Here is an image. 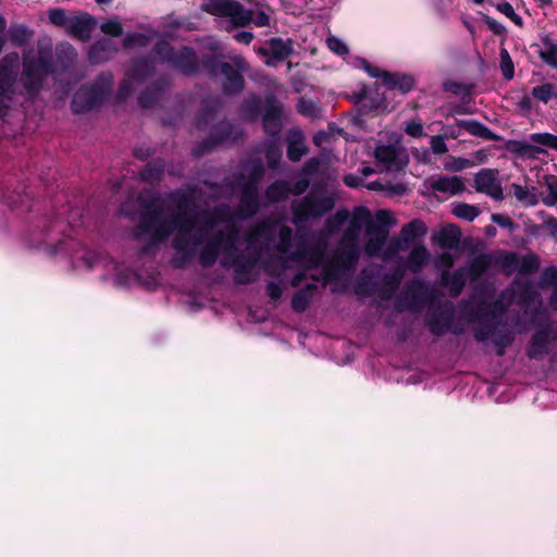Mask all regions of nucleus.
Wrapping results in <instances>:
<instances>
[{"mask_svg": "<svg viewBox=\"0 0 557 557\" xmlns=\"http://www.w3.org/2000/svg\"><path fill=\"white\" fill-rule=\"evenodd\" d=\"M319 165L320 161L318 159H311L306 163L304 168V173L306 175H310L319 169Z\"/></svg>", "mask_w": 557, "mask_h": 557, "instance_id": "bf43d9fd", "label": "nucleus"}, {"mask_svg": "<svg viewBox=\"0 0 557 557\" xmlns=\"http://www.w3.org/2000/svg\"><path fill=\"white\" fill-rule=\"evenodd\" d=\"M467 277H469L467 275V269H460L451 276L449 275V272L443 271L441 278L443 284L456 296L461 292Z\"/></svg>", "mask_w": 557, "mask_h": 557, "instance_id": "6ab92c4d", "label": "nucleus"}, {"mask_svg": "<svg viewBox=\"0 0 557 557\" xmlns=\"http://www.w3.org/2000/svg\"><path fill=\"white\" fill-rule=\"evenodd\" d=\"M549 342V333L547 331L537 332L532 339L529 348V356L531 358H537L547 351V345Z\"/></svg>", "mask_w": 557, "mask_h": 557, "instance_id": "5701e85b", "label": "nucleus"}, {"mask_svg": "<svg viewBox=\"0 0 557 557\" xmlns=\"http://www.w3.org/2000/svg\"><path fill=\"white\" fill-rule=\"evenodd\" d=\"M297 108L299 113L310 117H315L320 112L318 104L309 99H301Z\"/></svg>", "mask_w": 557, "mask_h": 557, "instance_id": "e433bc0d", "label": "nucleus"}, {"mask_svg": "<svg viewBox=\"0 0 557 557\" xmlns=\"http://www.w3.org/2000/svg\"><path fill=\"white\" fill-rule=\"evenodd\" d=\"M543 226L557 240V219L553 216L545 218Z\"/></svg>", "mask_w": 557, "mask_h": 557, "instance_id": "8fccbe9b", "label": "nucleus"}, {"mask_svg": "<svg viewBox=\"0 0 557 557\" xmlns=\"http://www.w3.org/2000/svg\"><path fill=\"white\" fill-rule=\"evenodd\" d=\"M362 228H366L369 235L364 248L368 256H377L388 260L401 250L400 239L393 238L387 242V231L375 225L370 210L364 207H358L352 211L349 228L343 238L341 249L330 262L323 259L324 247L322 245L312 246L306 243L301 245V248L289 252L292 230L276 222L264 223L256 227L249 234L247 244L248 249L252 251L270 249L273 244L284 255V269L290 267L289 262L306 269L320 268V277L314 274H311V277L329 283L346 276L354 269L359 257L357 238Z\"/></svg>", "mask_w": 557, "mask_h": 557, "instance_id": "f03ea898", "label": "nucleus"}, {"mask_svg": "<svg viewBox=\"0 0 557 557\" xmlns=\"http://www.w3.org/2000/svg\"><path fill=\"white\" fill-rule=\"evenodd\" d=\"M201 9L212 15L230 17L236 25H245L251 20L243 5L233 0H202Z\"/></svg>", "mask_w": 557, "mask_h": 557, "instance_id": "20e7f679", "label": "nucleus"}, {"mask_svg": "<svg viewBox=\"0 0 557 557\" xmlns=\"http://www.w3.org/2000/svg\"><path fill=\"white\" fill-rule=\"evenodd\" d=\"M253 23L259 27L268 26L270 24V17L264 12L259 11V12H257V14L253 18Z\"/></svg>", "mask_w": 557, "mask_h": 557, "instance_id": "4d7b16f0", "label": "nucleus"}, {"mask_svg": "<svg viewBox=\"0 0 557 557\" xmlns=\"http://www.w3.org/2000/svg\"><path fill=\"white\" fill-rule=\"evenodd\" d=\"M282 106L272 103L263 116V126L269 134H277L281 128Z\"/></svg>", "mask_w": 557, "mask_h": 557, "instance_id": "a211bd4d", "label": "nucleus"}, {"mask_svg": "<svg viewBox=\"0 0 557 557\" xmlns=\"http://www.w3.org/2000/svg\"><path fill=\"white\" fill-rule=\"evenodd\" d=\"M521 106L529 109L531 107V98L529 96H524L521 99Z\"/></svg>", "mask_w": 557, "mask_h": 557, "instance_id": "774afa93", "label": "nucleus"}, {"mask_svg": "<svg viewBox=\"0 0 557 557\" xmlns=\"http://www.w3.org/2000/svg\"><path fill=\"white\" fill-rule=\"evenodd\" d=\"M10 36L12 41L21 45L29 37V33L24 26H15L11 29Z\"/></svg>", "mask_w": 557, "mask_h": 557, "instance_id": "37998d69", "label": "nucleus"}, {"mask_svg": "<svg viewBox=\"0 0 557 557\" xmlns=\"http://www.w3.org/2000/svg\"><path fill=\"white\" fill-rule=\"evenodd\" d=\"M72 13L73 12H66L60 8L50 9L47 12L49 22L54 26L64 28L65 30L71 22Z\"/></svg>", "mask_w": 557, "mask_h": 557, "instance_id": "bb28decb", "label": "nucleus"}, {"mask_svg": "<svg viewBox=\"0 0 557 557\" xmlns=\"http://www.w3.org/2000/svg\"><path fill=\"white\" fill-rule=\"evenodd\" d=\"M544 187L547 194L543 196L542 202L547 207H554L557 205V177L546 176Z\"/></svg>", "mask_w": 557, "mask_h": 557, "instance_id": "c85d7f7f", "label": "nucleus"}, {"mask_svg": "<svg viewBox=\"0 0 557 557\" xmlns=\"http://www.w3.org/2000/svg\"><path fill=\"white\" fill-rule=\"evenodd\" d=\"M492 339H493V342L496 345H498L502 348H504V347L508 346L512 342V336L509 333L504 335V336H498L495 333H493L492 334Z\"/></svg>", "mask_w": 557, "mask_h": 557, "instance_id": "5fc2aeb1", "label": "nucleus"}, {"mask_svg": "<svg viewBox=\"0 0 557 557\" xmlns=\"http://www.w3.org/2000/svg\"><path fill=\"white\" fill-rule=\"evenodd\" d=\"M326 45L329 49L335 52L336 54H346L348 52L346 44L335 36L329 37L326 39Z\"/></svg>", "mask_w": 557, "mask_h": 557, "instance_id": "a19ab883", "label": "nucleus"}, {"mask_svg": "<svg viewBox=\"0 0 557 557\" xmlns=\"http://www.w3.org/2000/svg\"><path fill=\"white\" fill-rule=\"evenodd\" d=\"M429 260L430 252L426 247L423 245H416L408 256L407 267L411 272L417 273L422 270Z\"/></svg>", "mask_w": 557, "mask_h": 557, "instance_id": "dca6fc26", "label": "nucleus"}, {"mask_svg": "<svg viewBox=\"0 0 557 557\" xmlns=\"http://www.w3.org/2000/svg\"><path fill=\"white\" fill-rule=\"evenodd\" d=\"M442 235H443V236H449V237H451L454 240H457V239H458V236H459V232H458V228H457V227H455V226H448V227H446L445 230H443Z\"/></svg>", "mask_w": 557, "mask_h": 557, "instance_id": "e2e57ef3", "label": "nucleus"}, {"mask_svg": "<svg viewBox=\"0 0 557 557\" xmlns=\"http://www.w3.org/2000/svg\"><path fill=\"white\" fill-rule=\"evenodd\" d=\"M106 265L113 271L112 275L115 277L116 283L122 284L123 280L121 277V265L113 260L106 261Z\"/></svg>", "mask_w": 557, "mask_h": 557, "instance_id": "864d4df0", "label": "nucleus"}, {"mask_svg": "<svg viewBox=\"0 0 557 557\" xmlns=\"http://www.w3.org/2000/svg\"><path fill=\"white\" fill-rule=\"evenodd\" d=\"M515 297H516V292L512 288L505 290L500 295V298L496 304L495 311L498 309L503 310L504 308L509 306L513 301Z\"/></svg>", "mask_w": 557, "mask_h": 557, "instance_id": "de8ad7c7", "label": "nucleus"}, {"mask_svg": "<svg viewBox=\"0 0 557 557\" xmlns=\"http://www.w3.org/2000/svg\"><path fill=\"white\" fill-rule=\"evenodd\" d=\"M539 267V260L534 256H530L523 260L522 269L524 271H533Z\"/></svg>", "mask_w": 557, "mask_h": 557, "instance_id": "6e6d98bb", "label": "nucleus"}, {"mask_svg": "<svg viewBox=\"0 0 557 557\" xmlns=\"http://www.w3.org/2000/svg\"><path fill=\"white\" fill-rule=\"evenodd\" d=\"M334 206L333 199L319 194L310 195L300 203L294 205V211L298 219L306 220L311 216H319L331 210Z\"/></svg>", "mask_w": 557, "mask_h": 557, "instance_id": "39448f33", "label": "nucleus"}, {"mask_svg": "<svg viewBox=\"0 0 557 557\" xmlns=\"http://www.w3.org/2000/svg\"><path fill=\"white\" fill-rule=\"evenodd\" d=\"M539 55L545 63L557 69V44L553 40L549 38L543 39V46L539 51Z\"/></svg>", "mask_w": 557, "mask_h": 557, "instance_id": "b1692460", "label": "nucleus"}, {"mask_svg": "<svg viewBox=\"0 0 557 557\" xmlns=\"http://www.w3.org/2000/svg\"><path fill=\"white\" fill-rule=\"evenodd\" d=\"M430 145L433 153L435 154H443L448 150L444 138L440 135L432 136L430 139Z\"/></svg>", "mask_w": 557, "mask_h": 557, "instance_id": "c03bdc74", "label": "nucleus"}, {"mask_svg": "<svg viewBox=\"0 0 557 557\" xmlns=\"http://www.w3.org/2000/svg\"><path fill=\"white\" fill-rule=\"evenodd\" d=\"M405 132L414 138L422 137L424 135L423 133V124L419 120L410 121L406 124Z\"/></svg>", "mask_w": 557, "mask_h": 557, "instance_id": "79ce46f5", "label": "nucleus"}, {"mask_svg": "<svg viewBox=\"0 0 557 557\" xmlns=\"http://www.w3.org/2000/svg\"><path fill=\"white\" fill-rule=\"evenodd\" d=\"M306 152L302 133L299 129H292L288 135V158L292 161H299Z\"/></svg>", "mask_w": 557, "mask_h": 557, "instance_id": "2eb2a0df", "label": "nucleus"}, {"mask_svg": "<svg viewBox=\"0 0 557 557\" xmlns=\"http://www.w3.org/2000/svg\"><path fill=\"white\" fill-rule=\"evenodd\" d=\"M454 260L449 253L441 255L436 260V267L443 268L444 271L448 272V270L453 267Z\"/></svg>", "mask_w": 557, "mask_h": 557, "instance_id": "3c124183", "label": "nucleus"}, {"mask_svg": "<svg viewBox=\"0 0 557 557\" xmlns=\"http://www.w3.org/2000/svg\"><path fill=\"white\" fill-rule=\"evenodd\" d=\"M492 221L502 227H507L509 230L513 228V222L506 215L493 214Z\"/></svg>", "mask_w": 557, "mask_h": 557, "instance_id": "603ef678", "label": "nucleus"}, {"mask_svg": "<svg viewBox=\"0 0 557 557\" xmlns=\"http://www.w3.org/2000/svg\"><path fill=\"white\" fill-rule=\"evenodd\" d=\"M100 28L104 34L113 37H119L123 34V26L117 18H111L102 23Z\"/></svg>", "mask_w": 557, "mask_h": 557, "instance_id": "c9c22d12", "label": "nucleus"}, {"mask_svg": "<svg viewBox=\"0 0 557 557\" xmlns=\"http://www.w3.org/2000/svg\"><path fill=\"white\" fill-rule=\"evenodd\" d=\"M61 223H54L45 231L42 240L39 246H44L49 253L55 255L58 252L69 253L73 267L82 270H89L94 268L95 263L99 260L98 256L87 250L78 242L66 238L61 239L58 236L61 234Z\"/></svg>", "mask_w": 557, "mask_h": 557, "instance_id": "7ed1b4c3", "label": "nucleus"}, {"mask_svg": "<svg viewBox=\"0 0 557 557\" xmlns=\"http://www.w3.org/2000/svg\"><path fill=\"white\" fill-rule=\"evenodd\" d=\"M280 157H281L280 152L273 148L269 149V151L267 153L268 162L270 163V165L272 168H274L276 165Z\"/></svg>", "mask_w": 557, "mask_h": 557, "instance_id": "680f3d73", "label": "nucleus"}, {"mask_svg": "<svg viewBox=\"0 0 557 557\" xmlns=\"http://www.w3.org/2000/svg\"><path fill=\"white\" fill-rule=\"evenodd\" d=\"M530 140L537 145L557 150V136L549 133H534L530 135Z\"/></svg>", "mask_w": 557, "mask_h": 557, "instance_id": "473e14b6", "label": "nucleus"}, {"mask_svg": "<svg viewBox=\"0 0 557 557\" xmlns=\"http://www.w3.org/2000/svg\"><path fill=\"white\" fill-rule=\"evenodd\" d=\"M533 144H535V143L532 141V140H531V143H528V141H513L511 144V150L513 152H516V153L521 154V156L530 157V156H533V154H535V153L541 151Z\"/></svg>", "mask_w": 557, "mask_h": 557, "instance_id": "f704fd0d", "label": "nucleus"}, {"mask_svg": "<svg viewBox=\"0 0 557 557\" xmlns=\"http://www.w3.org/2000/svg\"><path fill=\"white\" fill-rule=\"evenodd\" d=\"M363 69L371 77L381 78L383 85L388 89H398L405 94L413 86V79L411 76L388 73L366 61H363Z\"/></svg>", "mask_w": 557, "mask_h": 557, "instance_id": "423d86ee", "label": "nucleus"}, {"mask_svg": "<svg viewBox=\"0 0 557 557\" xmlns=\"http://www.w3.org/2000/svg\"><path fill=\"white\" fill-rule=\"evenodd\" d=\"M531 96L541 102L547 103L552 99H557V85L546 83L536 86L532 89Z\"/></svg>", "mask_w": 557, "mask_h": 557, "instance_id": "393cba45", "label": "nucleus"}, {"mask_svg": "<svg viewBox=\"0 0 557 557\" xmlns=\"http://www.w3.org/2000/svg\"><path fill=\"white\" fill-rule=\"evenodd\" d=\"M426 233V227L421 221L414 220L406 224L401 230V237L408 242Z\"/></svg>", "mask_w": 557, "mask_h": 557, "instance_id": "c756f323", "label": "nucleus"}, {"mask_svg": "<svg viewBox=\"0 0 557 557\" xmlns=\"http://www.w3.org/2000/svg\"><path fill=\"white\" fill-rule=\"evenodd\" d=\"M486 23L490 26V28L492 30H494L495 33H499L503 29L500 24H498L496 21H494L490 17L486 18Z\"/></svg>", "mask_w": 557, "mask_h": 557, "instance_id": "338daca9", "label": "nucleus"}, {"mask_svg": "<svg viewBox=\"0 0 557 557\" xmlns=\"http://www.w3.org/2000/svg\"><path fill=\"white\" fill-rule=\"evenodd\" d=\"M375 219H376L375 225H377L381 228H383L382 226H388V225L395 224V220H394L392 213L387 210L377 211Z\"/></svg>", "mask_w": 557, "mask_h": 557, "instance_id": "a18cd8bd", "label": "nucleus"}, {"mask_svg": "<svg viewBox=\"0 0 557 557\" xmlns=\"http://www.w3.org/2000/svg\"><path fill=\"white\" fill-rule=\"evenodd\" d=\"M308 302H309V295H308V293L306 290H299L293 297L292 306H293L294 310H296L298 312H301V311H304L307 308Z\"/></svg>", "mask_w": 557, "mask_h": 557, "instance_id": "ea45409f", "label": "nucleus"}, {"mask_svg": "<svg viewBox=\"0 0 557 557\" xmlns=\"http://www.w3.org/2000/svg\"><path fill=\"white\" fill-rule=\"evenodd\" d=\"M474 187L479 193H483L494 200L504 198L503 187L498 177V171L494 169H483L474 175Z\"/></svg>", "mask_w": 557, "mask_h": 557, "instance_id": "6e6552de", "label": "nucleus"}, {"mask_svg": "<svg viewBox=\"0 0 557 557\" xmlns=\"http://www.w3.org/2000/svg\"><path fill=\"white\" fill-rule=\"evenodd\" d=\"M146 44V37L138 33L128 34L123 39V45L126 48H131L134 46H144Z\"/></svg>", "mask_w": 557, "mask_h": 557, "instance_id": "49530a36", "label": "nucleus"}, {"mask_svg": "<svg viewBox=\"0 0 557 557\" xmlns=\"http://www.w3.org/2000/svg\"><path fill=\"white\" fill-rule=\"evenodd\" d=\"M258 208V200L257 195L252 190H247L242 200H240V209H239V215L240 218H246Z\"/></svg>", "mask_w": 557, "mask_h": 557, "instance_id": "a878e982", "label": "nucleus"}, {"mask_svg": "<svg viewBox=\"0 0 557 557\" xmlns=\"http://www.w3.org/2000/svg\"><path fill=\"white\" fill-rule=\"evenodd\" d=\"M253 38V35L252 33L250 32H239L235 35V39L240 42V44H245V45H248Z\"/></svg>", "mask_w": 557, "mask_h": 557, "instance_id": "052dcab7", "label": "nucleus"}, {"mask_svg": "<svg viewBox=\"0 0 557 557\" xmlns=\"http://www.w3.org/2000/svg\"><path fill=\"white\" fill-rule=\"evenodd\" d=\"M156 53L159 60L171 61L187 74L193 73L195 70L196 57L189 48L184 47L180 53L174 54L166 42H161L157 46Z\"/></svg>", "mask_w": 557, "mask_h": 557, "instance_id": "0eeeda50", "label": "nucleus"}, {"mask_svg": "<svg viewBox=\"0 0 557 557\" xmlns=\"http://www.w3.org/2000/svg\"><path fill=\"white\" fill-rule=\"evenodd\" d=\"M544 282L554 287V294L552 296V306L557 309V268L549 267L545 269L543 274Z\"/></svg>", "mask_w": 557, "mask_h": 557, "instance_id": "72a5a7b5", "label": "nucleus"}, {"mask_svg": "<svg viewBox=\"0 0 557 557\" xmlns=\"http://www.w3.org/2000/svg\"><path fill=\"white\" fill-rule=\"evenodd\" d=\"M515 198L524 206L532 207L539 202L537 195L534 188L512 184L511 186Z\"/></svg>", "mask_w": 557, "mask_h": 557, "instance_id": "4be33fe9", "label": "nucleus"}, {"mask_svg": "<svg viewBox=\"0 0 557 557\" xmlns=\"http://www.w3.org/2000/svg\"><path fill=\"white\" fill-rule=\"evenodd\" d=\"M469 131H470V133L481 136L483 138H487V139L492 138V132L487 127H485L479 123L471 124L469 127Z\"/></svg>", "mask_w": 557, "mask_h": 557, "instance_id": "09e8293b", "label": "nucleus"}, {"mask_svg": "<svg viewBox=\"0 0 557 557\" xmlns=\"http://www.w3.org/2000/svg\"><path fill=\"white\" fill-rule=\"evenodd\" d=\"M499 57H500V71H502V74H503V76L507 81H509L515 75L513 62H512V60L510 58L509 52L505 48L500 49Z\"/></svg>", "mask_w": 557, "mask_h": 557, "instance_id": "2f4dec72", "label": "nucleus"}, {"mask_svg": "<svg viewBox=\"0 0 557 557\" xmlns=\"http://www.w3.org/2000/svg\"><path fill=\"white\" fill-rule=\"evenodd\" d=\"M344 181L345 184L350 187H358L361 185V180L354 175H347Z\"/></svg>", "mask_w": 557, "mask_h": 557, "instance_id": "0e129e2a", "label": "nucleus"}, {"mask_svg": "<svg viewBox=\"0 0 557 557\" xmlns=\"http://www.w3.org/2000/svg\"><path fill=\"white\" fill-rule=\"evenodd\" d=\"M451 212L459 219L473 221L480 214V209L476 206L460 202L453 207Z\"/></svg>", "mask_w": 557, "mask_h": 557, "instance_id": "cd10ccee", "label": "nucleus"}, {"mask_svg": "<svg viewBox=\"0 0 557 557\" xmlns=\"http://www.w3.org/2000/svg\"><path fill=\"white\" fill-rule=\"evenodd\" d=\"M433 190L448 195H457L465 190V183L459 176H440L432 180Z\"/></svg>", "mask_w": 557, "mask_h": 557, "instance_id": "ddd939ff", "label": "nucleus"}, {"mask_svg": "<svg viewBox=\"0 0 557 557\" xmlns=\"http://www.w3.org/2000/svg\"><path fill=\"white\" fill-rule=\"evenodd\" d=\"M308 185L309 182L307 178L299 180L293 189H290L286 182H275L268 188L267 197L272 201H278L285 198L289 193H294L296 195L304 193Z\"/></svg>", "mask_w": 557, "mask_h": 557, "instance_id": "f8f14e48", "label": "nucleus"}, {"mask_svg": "<svg viewBox=\"0 0 557 557\" xmlns=\"http://www.w3.org/2000/svg\"><path fill=\"white\" fill-rule=\"evenodd\" d=\"M79 97H81L79 94L76 95L74 100H73V103H72L73 109H74L75 112H81V111H83V110H85V109L90 107L89 103L87 106H79V103H78Z\"/></svg>", "mask_w": 557, "mask_h": 557, "instance_id": "69168bd1", "label": "nucleus"}, {"mask_svg": "<svg viewBox=\"0 0 557 557\" xmlns=\"http://www.w3.org/2000/svg\"><path fill=\"white\" fill-rule=\"evenodd\" d=\"M66 32L72 36L87 40L96 27L95 20L87 13H72Z\"/></svg>", "mask_w": 557, "mask_h": 557, "instance_id": "9b49d317", "label": "nucleus"}, {"mask_svg": "<svg viewBox=\"0 0 557 557\" xmlns=\"http://www.w3.org/2000/svg\"><path fill=\"white\" fill-rule=\"evenodd\" d=\"M268 294L269 296L273 299V300H277L280 299V297L282 296V289L280 287L278 284L276 283H270L268 285Z\"/></svg>", "mask_w": 557, "mask_h": 557, "instance_id": "13d9d810", "label": "nucleus"}, {"mask_svg": "<svg viewBox=\"0 0 557 557\" xmlns=\"http://www.w3.org/2000/svg\"><path fill=\"white\" fill-rule=\"evenodd\" d=\"M374 157L377 163L386 171H398L407 164L405 151L394 145H382L375 149Z\"/></svg>", "mask_w": 557, "mask_h": 557, "instance_id": "1a4fd4ad", "label": "nucleus"}, {"mask_svg": "<svg viewBox=\"0 0 557 557\" xmlns=\"http://www.w3.org/2000/svg\"><path fill=\"white\" fill-rule=\"evenodd\" d=\"M488 264H490V260H488V258L486 256H479L475 259H473V261L471 262L469 268H466L467 269V275L470 278L475 280L482 273L485 272V270L487 269Z\"/></svg>", "mask_w": 557, "mask_h": 557, "instance_id": "7c9ffc66", "label": "nucleus"}, {"mask_svg": "<svg viewBox=\"0 0 557 557\" xmlns=\"http://www.w3.org/2000/svg\"><path fill=\"white\" fill-rule=\"evenodd\" d=\"M292 51L290 45L280 38L270 40V52L272 59L267 60L268 65H273L275 61H282L286 59Z\"/></svg>", "mask_w": 557, "mask_h": 557, "instance_id": "aec40b11", "label": "nucleus"}, {"mask_svg": "<svg viewBox=\"0 0 557 557\" xmlns=\"http://www.w3.org/2000/svg\"><path fill=\"white\" fill-rule=\"evenodd\" d=\"M16 76V71L11 69H0V107H8L9 104L5 102L7 100L12 99V95L14 94V79Z\"/></svg>", "mask_w": 557, "mask_h": 557, "instance_id": "4468645a", "label": "nucleus"}, {"mask_svg": "<svg viewBox=\"0 0 557 557\" xmlns=\"http://www.w3.org/2000/svg\"><path fill=\"white\" fill-rule=\"evenodd\" d=\"M114 49L110 40L98 41L89 51V60L92 63H99L109 59Z\"/></svg>", "mask_w": 557, "mask_h": 557, "instance_id": "412c9836", "label": "nucleus"}, {"mask_svg": "<svg viewBox=\"0 0 557 557\" xmlns=\"http://www.w3.org/2000/svg\"><path fill=\"white\" fill-rule=\"evenodd\" d=\"M135 236L147 244L145 250L173 236V248L182 258L200 250L205 265L221 253V263L234 267L235 280L240 284L250 282L256 274L257 260L244 261L236 255L238 235L233 222L220 215H198L182 193L154 200L143 214Z\"/></svg>", "mask_w": 557, "mask_h": 557, "instance_id": "f257e3e1", "label": "nucleus"}, {"mask_svg": "<svg viewBox=\"0 0 557 557\" xmlns=\"http://www.w3.org/2000/svg\"><path fill=\"white\" fill-rule=\"evenodd\" d=\"M496 9L502 12L504 15H506L508 18H510L516 25L521 26L522 25V18L519 16L512 5L509 2H502L496 5Z\"/></svg>", "mask_w": 557, "mask_h": 557, "instance_id": "58836bf2", "label": "nucleus"}, {"mask_svg": "<svg viewBox=\"0 0 557 557\" xmlns=\"http://www.w3.org/2000/svg\"><path fill=\"white\" fill-rule=\"evenodd\" d=\"M473 164L470 160L465 158H451L444 164L445 170L459 172L467 168H471Z\"/></svg>", "mask_w": 557, "mask_h": 557, "instance_id": "4c0bfd02", "label": "nucleus"}, {"mask_svg": "<svg viewBox=\"0 0 557 557\" xmlns=\"http://www.w3.org/2000/svg\"><path fill=\"white\" fill-rule=\"evenodd\" d=\"M232 62L236 66V70H234L228 63L222 65V73L226 79L224 83V89L230 94L239 91L243 88L244 79L240 72L248 69L247 62L240 55L233 57Z\"/></svg>", "mask_w": 557, "mask_h": 557, "instance_id": "9d476101", "label": "nucleus"}, {"mask_svg": "<svg viewBox=\"0 0 557 557\" xmlns=\"http://www.w3.org/2000/svg\"><path fill=\"white\" fill-rule=\"evenodd\" d=\"M25 66V85L28 92H34L38 90L41 86L42 78L47 73L44 65H38L33 69L28 61L26 60L24 63Z\"/></svg>", "mask_w": 557, "mask_h": 557, "instance_id": "f3484780", "label": "nucleus"}]
</instances>
